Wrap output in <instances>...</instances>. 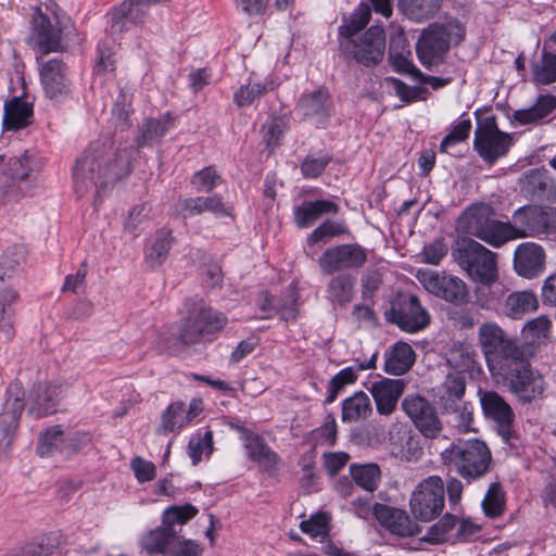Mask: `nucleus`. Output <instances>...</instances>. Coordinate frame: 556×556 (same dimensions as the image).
Returning <instances> with one entry per match:
<instances>
[{"label":"nucleus","mask_w":556,"mask_h":556,"mask_svg":"<svg viewBox=\"0 0 556 556\" xmlns=\"http://www.w3.org/2000/svg\"><path fill=\"white\" fill-rule=\"evenodd\" d=\"M338 205L332 201L317 200L304 202L296 207L294 220L300 228L311 226L323 214H337Z\"/></svg>","instance_id":"34"},{"label":"nucleus","mask_w":556,"mask_h":556,"mask_svg":"<svg viewBox=\"0 0 556 556\" xmlns=\"http://www.w3.org/2000/svg\"><path fill=\"white\" fill-rule=\"evenodd\" d=\"M213 451V432L206 430L203 434L197 433L192 435L188 444V454L192 459V464L197 465L201 462L202 455H210Z\"/></svg>","instance_id":"53"},{"label":"nucleus","mask_w":556,"mask_h":556,"mask_svg":"<svg viewBox=\"0 0 556 556\" xmlns=\"http://www.w3.org/2000/svg\"><path fill=\"white\" fill-rule=\"evenodd\" d=\"M176 531L169 525L147 533L142 540L143 548L150 554H165L176 541Z\"/></svg>","instance_id":"39"},{"label":"nucleus","mask_w":556,"mask_h":556,"mask_svg":"<svg viewBox=\"0 0 556 556\" xmlns=\"http://www.w3.org/2000/svg\"><path fill=\"white\" fill-rule=\"evenodd\" d=\"M513 142L511 135L498 129L495 118L488 117L478 122L473 148L485 162L493 164L506 155Z\"/></svg>","instance_id":"9"},{"label":"nucleus","mask_w":556,"mask_h":556,"mask_svg":"<svg viewBox=\"0 0 556 556\" xmlns=\"http://www.w3.org/2000/svg\"><path fill=\"white\" fill-rule=\"evenodd\" d=\"M533 81L536 85H549L556 81V55L544 51L542 59L533 67Z\"/></svg>","instance_id":"50"},{"label":"nucleus","mask_w":556,"mask_h":556,"mask_svg":"<svg viewBox=\"0 0 556 556\" xmlns=\"http://www.w3.org/2000/svg\"><path fill=\"white\" fill-rule=\"evenodd\" d=\"M417 277L428 292L446 302L462 304L467 300V286L458 277L447 276L432 270L419 271Z\"/></svg>","instance_id":"14"},{"label":"nucleus","mask_w":556,"mask_h":556,"mask_svg":"<svg viewBox=\"0 0 556 556\" xmlns=\"http://www.w3.org/2000/svg\"><path fill=\"white\" fill-rule=\"evenodd\" d=\"M555 109V97L548 94L540 96L531 108L515 111L513 121L518 125L539 124Z\"/></svg>","instance_id":"33"},{"label":"nucleus","mask_w":556,"mask_h":556,"mask_svg":"<svg viewBox=\"0 0 556 556\" xmlns=\"http://www.w3.org/2000/svg\"><path fill=\"white\" fill-rule=\"evenodd\" d=\"M405 389L401 379H382L374 382L369 389L380 415H391Z\"/></svg>","instance_id":"22"},{"label":"nucleus","mask_w":556,"mask_h":556,"mask_svg":"<svg viewBox=\"0 0 556 556\" xmlns=\"http://www.w3.org/2000/svg\"><path fill=\"white\" fill-rule=\"evenodd\" d=\"M198 514V509L187 504L185 506H173L164 513V523L174 528L175 523L184 525Z\"/></svg>","instance_id":"59"},{"label":"nucleus","mask_w":556,"mask_h":556,"mask_svg":"<svg viewBox=\"0 0 556 556\" xmlns=\"http://www.w3.org/2000/svg\"><path fill=\"white\" fill-rule=\"evenodd\" d=\"M226 321L227 318L223 314L202 307L186 320L177 334V340L182 345L199 343L204 334L222 329Z\"/></svg>","instance_id":"15"},{"label":"nucleus","mask_w":556,"mask_h":556,"mask_svg":"<svg viewBox=\"0 0 556 556\" xmlns=\"http://www.w3.org/2000/svg\"><path fill=\"white\" fill-rule=\"evenodd\" d=\"M23 409V392L18 383H12L8 389V397L0 415L1 444L8 446L11 443Z\"/></svg>","instance_id":"19"},{"label":"nucleus","mask_w":556,"mask_h":556,"mask_svg":"<svg viewBox=\"0 0 556 556\" xmlns=\"http://www.w3.org/2000/svg\"><path fill=\"white\" fill-rule=\"evenodd\" d=\"M151 211V205L147 202L135 205L128 213L124 223L125 230L134 237H138L143 226L149 220Z\"/></svg>","instance_id":"52"},{"label":"nucleus","mask_w":556,"mask_h":556,"mask_svg":"<svg viewBox=\"0 0 556 556\" xmlns=\"http://www.w3.org/2000/svg\"><path fill=\"white\" fill-rule=\"evenodd\" d=\"M476 351L468 344H455L448 351L447 363L459 372L470 370L476 364Z\"/></svg>","instance_id":"45"},{"label":"nucleus","mask_w":556,"mask_h":556,"mask_svg":"<svg viewBox=\"0 0 556 556\" xmlns=\"http://www.w3.org/2000/svg\"><path fill=\"white\" fill-rule=\"evenodd\" d=\"M367 262V251L356 243L339 244L327 249L319 257L318 265L324 274L354 270Z\"/></svg>","instance_id":"12"},{"label":"nucleus","mask_w":556,"mask_h":556,"mask_svg":"<svg viewBox=\"0 0 556 556\" xmlns=\"http://www.w3.org/2000/svg\"><path fill=\"white\" fill-rule=\"evenodd\" d=\"M357 371L353 367L340 370L329 382V394L325 402L332 403L345 386L354 383L357 379Z\"/></svg>","instance_id":"54"},{"label":"nucleus","mask_w":556,"mask_h":556,"mask_svg":"<svg viewBox=\"0 0 556 556\" xmlns=\"http://www.w3.org/2000/svg\"><path fill=\"white\" fill-rule=\"evenodd\" d=\"M17 301L15 291L9 288H0V330L9 339L12 336V321L14 303Z\"/></svg>","instance_id":"47"},{"label":"nucleus","mask_w":556,"mask_h":556,"mask_svg":"<svg viewBox=\"0 0 556 556\" xmlns=\"http://www.w3.org/2000/svg\"><path fill=\"white\" fill-rule=\"evenodd\" d=\"M142 0H126L112 11L110 31L112 35L128 30L130 25L140 24L144 11Z\"/></svg>","instance_id":"26"},{"label":"nucleus","mask_w":556,"mask_h":556,"mask_svg":"<svg viewBox=\"0 0 556 556\" xmlns=\"http://www.w3.org/2000/svg\"><path fill=\"white\" fill-rule=\"evenodd\" d=\"M65 442V434L60 425L47 428L40 435V443L37 452L40 456H51L59 451Z\"/></svg>","instance_id":"49"},{"label":"nucleus","mask_w":556,"mask_h":556,"mask_svg":"<svg viewBox=\"0 0 556 556\" xmlns=\"http://www.w3.org/2000/svg\"><path fill=\"white\" fill-rule=\"evenodd\" d=\"M242 440L251 460L257 463L266 472L271 473L277 470L280 458L263 439L253 432L244 430Z\"/></svg>","instance_id":"23"},{"label":"nucleus","mask_w":556,"mask_h":556,"mask_svg":"<svg viewBox=\"0 0 556 556\" xmlns=\"http://www.w3.org/2000/svg\"><path fill=\"white\" fill-rule=\"evenodd\" d=\"M394 432H390L391 454L402 462L418 460L422 455V448L413 438L406 426H394Z\"/></svg>","instance_id":"25"},{"label":"nucleus","mask_w":556,"mask_h":556,"mask_svg":"<svg viewBox=\"0 0 556 556\" xmlns=\"http://www.w3.org/2000/svg\"><path fill=\"white\" fill-rule=\"evenodd\" d=\"M31 116L33 104L14 97L4 104L2 128L5 131L22 129L30 124Z\"/></svg>","instance_id":"29"},{"label":"nucleus","mask_w":556,"mask_h":556,"mask_svg":"<svg viewBox=\"0 0 556 556\" xmlns=\"http://www.w3.org/2000/svg\"><path fill=\"white\" fill-rule=\"evenodd\" d=\"M351 476L355 483L368 492L375 491L381 479V471L376 464L352 465Z\"/></svg>","instance_id":"41"},{"label":"nucleus","mask_w":556,"mask_h":556,"mask_svg":"<svg viewBox=\"0 0 556 556\" xmlns=\"http://www.w3.org/2000/svg\"><path fill=\"white\" fill-rule=\"evenodd\" d=\"M41 83L48 97L54 98L66 91L64 65L59 60L47 62L40 72Z\"/></svg>","instance_id":"35"},{"label":"nucleus","mask_w":556,"mask_h":556,"mask_svg":"<svg viewBox=\"0 0 556 556\" xmlns=\"http://www.w3.org/2000/svg\"><path fill=\"white\" fill-rule=\"evenodd\" d=\"M372 413V405L369 396L363 391L355 392L342 403V421L358 422L365 420Z\"/></svg>","instance_id":"36"},{"label":"nucleus","mask_w":556,"mask_h":556,"mask_svg":"<svg viewBox=\"0 0 556 556\" xmlns=\"http://www.w3.org/2000/svg\"><path fill=\"white\" fill-rule=\"evenodd\" d=\"M129 169L130 161L126 150L113 149L111 140L94 141L76 162L73 172L74 190L78 195L93 190V204L98 206Z\"/></svg>","instance_id":"1"},{"label":"nucleus","mask_w":556,"mask_h":556,"mask_svg":"<svg viewBox=\"0 0 556 556\" xmlns=\"http://www.w3.org/2000/svg\"><path fill=\"white\" fill-rule=\"evenodd\" d=\"M268 89H274L273 86H263L260 83L250 81L242 86L233 96V100L239 106L250 105L256 98L266 92Z\"/></svg>","instance_id":"58"},{"label":"nucleus","mask_w":556,"mask_h":556,"mask_svg":"<svg viewBox=\"0 0 556 556\" xmlns=\"http://www.w3.org/2000/svg\"><path fill=\"white\" fill-rule=\"evenodd\" d=\"M61 387L54 383H46L40 388V394L37 397V417L48 416L58 410L61 399Z\"/></svg>","instance_id":"46"},{"label":"nucleus","mask_w":556,"mask_h":556,"mask_svg":"<svg viewBox=\"0 0 556 556\" xmlns=\"http://www.w3.org/2000/svg\"><path fill=\"white\" fill-rule=\"evenodd\" d=\"M341 47L346 53L351 54L357 63L368 67L375 66L380 63L384 56V29L378 25L371 26L359 37L343 40Z\"/></svg>","instance_id":"10"},{"label":"nucleus","mask_w":556,"mask_h":556,"mask_svg":"<svg viewBox=\"0 0 556 556\" xmlns=\"http://www.w3.org/2000/svg\"><path fill=\"white\" fill-rule=\"evenodd\" d=\"M456 228L495 248L506 243L507 230L513 231L510 223L496 220L493 207L485 203H475L466 208L458 217Z\"/></svg>","instance_id":"5"},{"label":"nucleus","mask_w":556,"mask_h":556,"mask_svg":"<svg viewBox=\"0 0 556 556\" xmlns=\"http://www.w3.org/2000/svg\"><path fill=\"white\" fill-rule=\"evenodd\" d=\"M543 207L541 206H523L513 215L510 228L513 231L506 236V242L525 237L538 236L544 233Z\"/></svg>","instance_id":"20"},{"label":"nucleus","mask_w":556,"mask_h":556,"mask_svg":"<svg viewBox=\"0 0 556 556\" xmlns=\"http://www.w3.org/2000/svg\"><path fill=\"white\" fill-rule=\"evenodd\" d=\"M354 279L350 275H338L328 285V298L331 302L344 305L353 298Z\"/></svg>","instance_id":"42"},{"label":"nucleus","mask_w":556,"mask_h":556,"mask_svg":"<svg viewBox=\"0 0 556 556\" xmlns=\"http://www.w3.org/2000/svg\"><path fill=\"white\" fill-rule=\"evenodd\" d=\"M442 0H399L400 11L414 22L432 18L440 10Z\"/></svg>","instance_id":"38"},{"label":"nucleus","mask_w":556,"mask_h":556,"mask_svg":"<svg viewBox=\"0 0 556 556\" xmlns=\"http://www.w3.org/2000/svg\"><path fill=\"white\" fill-rule=\"evenodd\" d=\"M330 517L326 513L312 515L309 519L303 520L300 525L301 530L312 539L323 542L329 534Z\"/></svg>","instance_id":"51"},{"label":"nucleus","mask_w":556,"mask_h":556,"mask_svg":"<svg viewBox=\"0 0 556 556\" xmlns=\"http://www.w3.org/2000/svg\"><path fill=\"white\" fill-rule=\"evenodd\" d=\"M186 404L181 401L170 403L162 413L156 428L157 434L166 435L170 432H179L189 425L186 417Z\"/></svg>","instance_id":"37"},{"label":"nucleus","mask_w":556,"mask_h":556,"mask_svg":"<svg viewBox=\"0 0 556 556\" xmlns=\"http://www.w3.org/2000/svg\"><path fill=\"white\" fill-rule=\"evenodd\" d=\"M538 308V296L531 290L514 291L506 296L503 303L504 315L513 320H520Z\"/></svg>","instance_id":"27"},{"label":"nucleus","mask_w":556,"mask_h":556,"mask_svg":"<svg viewBox=\"0 0 556 556\" xmlns=\"http://www.w3.org/2000/svg\"><path fill=\"white\" fill-rule=\"evenodd\" d=\"M478 343L493 375L509 369V365L520 362L527 352L525 345L495 321H485L479 327Z\"/></svg>","instance_id":"2"},{"label":"nucleus","mask_w":556,"mask_h":556,"mask_svg":"<svg viewBox=\"0 0 556 556\" xmlns=\"http://www.w3.org/2000/svg\"><path fill=\"white\" fill-rule=\"evenodd\" d=\"M172 127V118L169 114L155 119H147L140 129V136L137 139L139 146L148 144L155 139L163 137Z\"/></svg>","instance_id":"44"},{"label":"nucleus","mask_w":556,"mask_h":556,"mask_svg":"<svg viewBox=\"0 0 556 556\" xmlns=\"http://www.w3.org/2000/svg\"><path fill=\"white\" fill-rule=\"evenodd\" d=\"M465 35L466 29L457 20L429 25L422 30L416 43L419 61L427 67L441 64L450 48L459 45Z\"/></svg>","instance_id":"4"},{"label":"nucleus","mask_w":556,"mask_h":556,"mask_svg":"<svg viewBox=\"0 0 556 556\" xmlns=\"http://www.w3.org/2000/svg\"><path fill=\"white\" fill-rule=\"evenodd\" d=\"M471 129L470 119H463L458 122L451 132L445 136L440 144V151L446 152L447 149L458 142L466 140Z\"/></svg>","instance_id":"60"},{"label":"nucleus","mask_w":556,"mask_h":556,"mask_svg":"<svg viewBox=\"0 0 556 556\" xmlns=\"http://www.w3.org/2000/svg\"><path fill=\"white\" fill-rule=\"evenodd\" d=\"M552 320L546 315H540L528 320L521 330L526 340L531 344L541 343L551 337Z\"/></svg>","instance_id":"43"},{"label":"nucleus","mask_w":556,"mask_h":556,"mask_svg":"<svg viewBox=\"0 0 556 556\" xmlns=\"http://www.w3.org/2000/svg\"><path fill=\"white\" fill-rule=\"evenodd\" d=\"M513 267L519 277L534 279L543 275L546 267L545 250L535 242H523L514 252Z\"/></svg>","instance_id":"18"},{"label":"nucleus","mask_w":556,"mask_h":556,"mask_svg":"<svg viewBox=\"0 0 556 556\" xmlns=\"http://www.w3.org/2000/svg\"><path fill=\"white\" fill-rule=\"evenodd\" d=\"M184 211V217H191L205 212L217 216L229 215V208L224 204L219 195L186 198L179 201Z\"/></svg>","instance_id":"31"},{"label":"nucleus","mask_w":556,"mask_h":556,"mask_svg":"<svg viewBox=\"0 0 556 556\" xmlns=\"http://www.w3.org/2000/svg\"><path fill=\"white\" fill-rule=\"evenodd\" d=\"M370 17V5L362 2L350 17L344 20L343 25L339 28V34L343 37V40L353 39L369 23Z\"/></svg>","instance_id":"40"},{"label":"nucleus","mask_w":556,"mask_h":556,"mask_svg":"<svg viewBox=\"0 0 556 556\" xmlns=\"http://www.w3.org/2000/svg\"><path fill=\"white\" fill-rule=\"evenodd\" d=\"M386 318L407 332L419 331L429 324L428 313L421 307L418 299L414 295L402 299L397 306L393 304L386 312Z\"/></svg>","instance_id":"17"},{"label":"nucleus","mask_w":556,"mask_h":556,"mask_svg":"<svg viewBox=\"0 0 556 556\" xmlns=\"http://www.w3.org/2000/svg\"><path fill=\"white\" fill-rule=\"evenodd\" d=\"M172 232L165 228L157 230L149 239L144 249V258L150 267H160L165 262L172 248Z\"/></svg>","instance_id":"32"},{"label":"nucleus","mask_w":556,"mask_h":556,"mask_svg":"<svg viewBox=\"0 0 556 556\" xmlns=\"http://www.w3.org/2000/svg\"><path fill=\"white\" fill-rule=\"evenodd\" d=\"M445 504L444 482L439 476L420 481L409 496V510L417 520L428 522L435 519Z\"/></svg>","instance_id":"7"},{"label":"nucleus","mask_w":556,"mask_h":556,"mask_svg":"<svg viewBox=\"0 0 556 556\" xmlns=\"http://www.w3.org/2000/svg\"><path fill=\"white\" fill-rule=\"evenodd\" d=\"M288 128V118L286 116H273L262 126L263 141L270 150L280 144L282 135Z\"/></svg>","instance_id":"48"},{"label":"nucleus","mask_w":556,"mask_h":556,"mask_svg":"<svg viewBox=\"0 0 556 556\" xmlns=\"http://www.w3.org/2000/svg\"><path fill=\"white\" fill-rule=\"evenodd\" d=\"M130 467L135 473L136 479L140 483L152 481L156 477L155 465L140 456H136L131 459Z\"/></svg>","instance_id":"62"},{"label":"nucleus","mask_w":556,"mask_h":556,"mask_svg":"<svg viewBox=\"0 0 556 556\" xmlns=\"http://www.w3.org/2000/svg\"><path fill=\"white\" fill-rule=\"evenodd\" d=\"M442 460L468 482L485 476L492 464L488 445L479 439L458 440L442 453Z\"/></svg>","instance_id":"3"},{"label":"nucleus","mask_w":556,"mask_h":556,"mask_svg":"<svg viewBox=\"0 0 556 556\" xmlns=\"http://www.w3.org/2000/svg\"><path fill=\"white\" fill-rule=\"evenodd\" d=\"M72 28L71 18L56 5H47L45 13L37 9V50L43 54L62 50Z\"/></svg>","instance_id":"8"},{"label":"nucleus","mask_w":556,"mask_h":556,"mask_svg":"<svg viewBox=\"0 0 556 556\" xmlns=\"http://www.w3.org/2000/svg\"><path fill=\"white\" fill-rule=\"evenodd\" d=\"M402 408L424 437L435 439L443 431L435 408L425 397L409 394L403 400Z\"/></svg>","instance_id":"13"},{"label":"nucleus","mask_w":556,"mask_h":556,"mask_svg":"<svg viewBox=\"0 0 556 556\" xmlns=\"http://www.w3.org/2000/svg\"><path fill=\"white\" fill-rule=\"evenodd\" d=\"M485 514L490 517H496L502 514L504 507V496L498 483H492L482 502Z\"/></svg>","instance_id":"56"},{"label":"nucleus","mask_w":556,"mask_h":556,"mask_svg":"<svg viewBox=\"0 0 556 556\" xmlns=\"http://www.w3.org/2000/svg\"><path fill=\"white\" fill-rule=\"evenodd\" d=\"M480 403L486 418L496 424L497 433L509 443L514 437V412L508 403L495 391H479Z\"/></svg>","instance_id":"16"},{"label":"nucleus","mask_w":556,"mask_h":556,"mask_svg":"<svg viewBox=\"0 0 556 556\" xmlns=\"http://www.w3.org/2000/svg\"><path fill=\"white\" fill-rule=\"evenodd\" d=\"M328 162L329 159L326 156H307L301 165V172L306 178H316L324 172Z\"/></svg>","instance_id":"63"},{"label":"nucleus","mask_w":556,"mask_h":556,"mask_svg":"<svg viewBox=\"0 0 556 556\" xmlns=\"http://www.w3.org/2000/svg\"><path fill=\"white\" fill-rule=\"evenodd\" d=\"M458 264L476 281L490 286L498 278L496 254L473 239L465 238L458 242Z\"/></svg>","instance_id":"6"},{"label":"nucleus","mask_w":556,"mask_h":556,"mask_svg":"<svg viewBox=\"0 0 556 556\" xmlns=\"http://www.w3.org/2000/svg\"><path fill=\"white\" fill-rule=\"evenodd\" d=\"M458 519L452 515H444L437 523L429 529V540L433 542H441L446 539V535L457 526Z\"/></svg>","instance_id":"61"},{"label":"nucleus","mask_w":556,"mask_h":556,"mask_svg":"<svg viewBox=\"0 0 556 556\" xmlns=\"http://www.w3.org/2000/svg\"><path fill=\"white\" fill-rule=\"evenodd\" d=\"M220 176L210 166L197 172L191 184L200 192H210L220 184Z\"/></svg>","instance_id":"57"},{"label":"nucleus","mask_w":556,"mask_h":556,"mask_svg":"<svg viewBox=\"0 0 556 556\" xmlns=\"http://www.w3.org/2000/svg\"><path fill=\"white\" fill-rule=\"evenodd\" d=\"M345 232H348V228L344 224L326 220L309 235L307 242L314 244L319 241H327Z\"/></svg>","instance_id":"55"},{"label":"nucleus","mask_w":556,"mask_h":556,"mask_svg":"<svg viewBox=\"0 0 556 556\" xmlns=\"http://www.w3.org/2000/svg\"><path fill=\"white\" fill-rule=\"evenodd\" d=\"M348 460L349 455L343 452L328 453L324 455V465L331 476L337 475L346 465Z\"/></svg>","instance_id":"64"},{"label":"nucleus","mask_w":556,"mask_h":556,"mask_svg":"<svg viewBox=\"0 0 556 556\" xmlns=\"http://www.w3.org/2000/svg\"><path fill=\"white\" fill-rule=\"evenodd\" d=\"M498 375L508 380L511 392L525 402L532 401L544 391L543 377L531 370L527 352L523 353L520 362L510 364L509 369Z\"/></svg>","instance_id":"11"},{"label":"nucleus","mask_w":556,"mask_h":556,"mask_svg":"<svg viewBox=\"0 0 556 556\" xmlns=\"http://www.w3.org/2000/svg\"><path fill=\"white\" fill-rule=\"evenodd\" d=\"M415 363V352L408 343L396 342L384 353V371L400 376L408 371Z\"/></svg>","instance_id":"28"},{"label":"nucleus","mask_w":556,"mask_h":556,"mask_svg":"<svg viewBox=\"0 0 556 556\" xmlns=\"http://www.w3.org/2000/svg\"><path fill=\"white\" fill-rule=\"evenodd\" d=\"M299 110L304 118L316 125L321 124L328 116V93L323 89H318L304 94L299 101Z\"/></svg>","instance_id":"30"},{"label":"nucleus","mask_w":556,"mask_h":556,"mask_svg":"<svg viewBox=\"0 0 556 556\" xmlns=\"http://www.w3.org/2000/svg\"><path fill=\"white\" fill-rule=\"evenodd\" d=\"M521 191L532 198L556 201V182L545 169H531L520 178Z\"/></svg>","instance_id":"24"},{"label":"nucleus","mask_w":556,"mask_h":556,"mask_svg":"<svg viewBox=\"0 0 556 556\" xmlns=\"http://www.w3.org/2000/svg\"><path fill=\"white\" fill-rule=\"evenodd\" d=\"M372 515L390 532L400 536H413L419 533V526L402 509L375 504Z\"/></svg>","instance_id":"21"}]
</instances>
